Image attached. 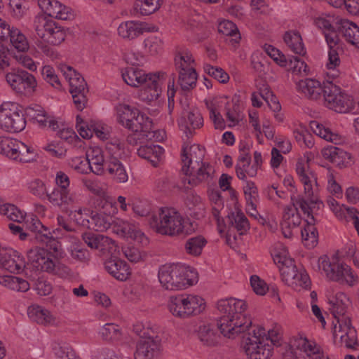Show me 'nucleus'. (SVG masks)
Wrapping results in <instances>:
<instances>
[{
    "label": "nucleus",
    "instance_id": "obj_5",
    "mask_svg": "<svg viewBox=\"0 0 359 359\" xmlns=\"http://www.w3.org/2000/svg\"><path fill=\"white\" fill-rule=\"evenodd\" d=\"M318 267L325 273L326 276L330 280L341 283H347L353 285L357 281L358 277L355 276L349 266L344 263H339L338 252L332 257V262L326 255L318 259Z\"/></svg>",
    "mask_w": 359,
    "mask_h": 359
},
{
    "label": "nucleus",
    "instance_id": "obj_38",
    "mask_svg": "<svg viewBox=\"0 0 359 359\" xmlns=\"http://www.w3.org/2000/svg\"><path fill=\"white\" fill-rule=\"evenodd\" d=\"M197 76L195 69H188L187 72L179 74L177 83L183 91H189L196 86Z\"/></svg>",
    "mask_w": 359,
    "mask_h": 359
},
{
    "label": "nucleus",
    "instance_id": "obj_6",
    "mask_svg": "<svg viewBox=\"0 0 359 359\" xmlns=\"http://www.w3.org/2000/svg\"><path fill=\"white\" fill-rule=\"evenodd\" d=\"M90 172L101 175L107 172L113 179L119 183L128 181V176L125 167L116 157L113 155L105 161L103 156L88 157Z\"/></svg>",
    "mask_w": 359,
    "mask_h": 359
},
{
    "label": "nucleus",
    "instance_id": "obj_42",
    "mask_svg": "<svg viewBox=\"0 0 359 359\" xmlns=\"http://www.w3.org/2000/svg\"><path fill=\"white\" fill-rule=\"evenodd\" d=\"M100 333L103 340L109 341L120 340L122 336L119 326L114 323H106Z\"/></svg>",
    "mask_w": 359,
    "mask_h": 359
},
{
    "label": "nucleus",
    "instance_id": "obj_56",
    "mask_svg": "<svg viewBox=\"0 0 359 359\" xmlns=\"http://www.w3.org/2000/svg\"><path fill=\"white\" fill-rule=\"evenodd\" d=\"M204 70L219 83H226L229 80V74L221 67L206 65L204 67Z\"/></svg>",
    "mask_w": 359,
    "mask_h": 359
},
{
    "label": "nucleus",
    "instance_id": "obj_28",
    "mask_svg": "<svg viewBox=\"0 0 359 359\" xmlns=\"http://www.w3.org/2000/svg\"><path fill=\"white\" fill-rule=\"evenodd\" d=\"M111 227L112 231L123 237L136 239L141 235V232L138 231L135 226L121 219H114Z\"/></svg>",
    "mask_w": 359,
    "mask_h": 359
},
{
    "label": "nucleus",
    "instance_id": "obj_57",
    "mask_svg": "<svg viewBox=\"0 0 359 359\" xmlns=\"http://www.w3.org/2000/svg\"><path fill=\"white\" fill-rule=\"evenodd\" d=\"M266 53L280 67H287L288 64L287 57L279 50L271 45L265 44Z\"/></svg>",
    "mask_w": 359,
    "mask_h": 359
},
{
    "label": "nucleus",
    "instance_id": "obj_29",
    "mask_svg": "<svg viewBox=\"0 0 359 359\" xmlns=\"http://www.w3.org/2000/svg\"><path fill=\"white\" fill-rule=\"evenodd\" d=\"M205 309V303L201 297L191 294H185L184 311H180L187 318L191 315H197L201 313Z\"/></svg>",
    "mask_w": 359,
    "mask_h": 359
},
{
    "label": "nucleus",
    "instance_id": "obj_45",
    "mask_svg": "<svg viewBox=\"0 0 359 359\" xmlns=\"http://www.w3.org/2000/svg\"><path fill=\"white\" fill-rule=\"evenodd\" d=\"M19 140L6 137H0V154L13 159Z\"/></svg>",
    "mask_w": 359,
    "mask_h": 359
},
{
    "label": "nucleus",
    "instance_id": "obj_8",
    "mask_svg": "<svg viewBox=\"0 0 359 359\" xmlns=\"http://www.w3.org/2000/svg\"><path fill=\"white\" fill-rule=\"evenodd\" d=\"M323 97L327 107L339 113H346L353 109L351 96L342 92L332 81L323 83Z\"/></svg>",
    "mask_w": 359,
    "mask_h": 359
},
{
    "label": "nucleus",
    "instance_id": "obj_48",
    "mask_svg": "<svg viewBox=\"0 0 359 359\" xmlns=\"http://www.w3.org/2000/svg\"><path fill=\"white\" fill-rule=\"evenodd\" d=\"M46 198L55 206L62 207L63 205L68 204L72 201L68 196L67 191L55 189L51 193L47 191Z\"/></svg>",
    "mask_w": 359,
    "mask_h": 359
},
{
    "label": "nucleus",
    "instance_id": "obj_35",
    "mask_svg": "<svg viewBox=\"0 0 359 359\" xmlns=\"http://www.w3.org/2000/svg\"><path fill=\"white\" fill-rule=\"evenodd\" d=\"M8 41L18 52L25 53L29 48L26 36L17 27H12Z\"/></svg>",
    "mask_w": 359,
    "mask_h": 359
},
{
    "label": "nucleus",
    "instance_id": "obj_4",
    "mask_svg": "<svg viewBox=\"0 0 359 359\" xmlns=\"http://www.w3.org/2000/svg\"><path fill=\"white\" fill-rule=\"evenodd\" d=\"M158 276L162 287L168 290H183L198 281L194 269L180 264L162 266Z\"/></svg>",
    "mask_w": 359,
    "mask_h": 359
},
{
    "label": "nucleus",
    "instance_id": "obj_59",
    "mask_svg": "<svg viewBox=\"0 0 359 359\" xmlns=\"http://www.w3.org/2000/svg\"><path fill=\"white\" fill-rule=\"evenodd\" d=\"M336 323L333 322V336L335 338L337 336V328L339 332H347L349 328H354L351 325V318L348 316H341L335 318Z\"/></svg>",
    "mask_w": 359,
    "mask_h": 359
},
{
    "label": "nucleus",
    "instance_id": "obj_14",
    "mask_svg": "<svg viewBox=\"0 0 359 359\" xmlns=\"http://www.w3.org/2000/svg\"><path fill=\"white\" fill-rule=\"evenodd\" d=\"M25 267V260L13 249H1L0 251V268L11 273H20Z\"/></svg>",
    "mask_w": 359,
    "mask_h": 359
},
{
    "label": "nucleus",
    "instance_id": "obj_7",
    "mask_svg": "<svg viewBox=\"0 0 359 359\" xmlns=\"http://www.w3.org/2000/svg\"><path fill=\"white\" fill-rule=\"evenodd\" d=\"M65 78L69 83V93L77 109L82 111L86 105L88 93L87 83L84 78L72 67L63 65L61 67Z\"/></svg>",
    "mask_w": 359,
    "mask_h": 359
},
{
    "label": "nucleus",
    "instance_id": "obj_36",
    "mask_svg": "<svg viewBox=\"0 0 359 359\" xmlns=\"http://www.w3.org/2000/svg\"><path fill=\"white\" fill-rule=\"evenodd\" d=\"M174 61L175 69L178 72L179 74L187 72L188 69H195L192 65L194 60L189 51L179 52L176 54Z\"/></svg>",
    "mask_w": 359,
    "mask_h": 359
},
{
    "label": "nucleus",
    "instance_id": "obj_33",
    "mask_svg": "<svg viewBox=\"0 0 359 359\" xmlns=\"http://www.w3.org/2000/svg\"><path fill=\"white\" fill-rule=\"evenodd\" d=\"M283 39L292 51L295 54L300 55H304L306 54V50L299 32H286L284 34Z\"/></svg>",
    "mask_w": 359,
    "mask_h": 359
},
{
    "label": "nucleus",
    "instance_id": "obj_10",
    "mask_svg": "<svg viewBox=\"0 0 359 359\" xmlns=\"http://www.w3.org/2000/svg\"><path fill=\"white\" fill-rule=\"evenodd\" d=\"M29 261L33 267L38 271H46L50 273H58L60 269L67 271V267L60 263L53 255L42 248H36L28 251Z\"/></svg>",
    "mask_w": 359,
    "mask_h": 359
},
{
    "label": "nucleus",
    "instance_id": "obj_37",
    "mask_svg": "<svg viewBox=\"0 0 359 359\" xmlns=\"http://www.w3.org/2000/svg\"><path fill=\"white\" fill-rule=\"evenodd\" d=\"M16 147V154L14 155L13 159L19 162L28 163L33 161L36 158V153L34 149L23 142L19 141Z\"/></svg>",
    "mask_w": 359,
    "mask_h": 359
},
{
    "label": "nucleus",
    "instance_id": "obj_61",
    "mask_svg": "<svg viewBox=\"0 0 359 359\" xmlns=\"http://www.w3.org/2000/svg\"><path fill=\"white\" fill-rule=\"evenodd\" d=\"M26 227L32 232L35 233V239L38 241V237L41 235L45 234L49 230L43 225L40 220L36 218H32L29 222H27Z\"/></svg>",
    "mask_w": 359,
    "mask_h": 359
},
{
    "label": "nucleus",
    "instance_id": "obj_20",
    "mask_svg": "<svg viewBox=\"0 0 359 359\" xmlns=\"http://www.w3.org/2000/svg\"><path fill=\"white\" fill-rule=\"evenodd\" d=\"M227 225L229 228L226 235V241H230V228H235L240 235L245 233L250 229V223L248 218L241 210L237 212H231L226 217Z\"/></svg>",
    "mask_w": 359,
    "mask_h": 359
},
{
    "label": "nucleus",
    "instance_id": "obj_16",
    "mask_svg": "<svg viewBox=\"0 0 359 359\" xmlns=\"http://www.w3.org/2000/svg\"><path fill=\"white\" fill-rule=\"evenodd\" d=\"M77 220H81L80 224L88 229L102 232L111 227L114 218L109 215L92 212L90 219L83 218L81 215Z\"/></svg>",
    "mask_w": 359,
    "mask_h": 359
},
{
    "label": "nucleus",
    "instance_id": "obj_55",
    "mask_svg": "<svg viewBox=\"0 0 359 359\" xmlns=\"http://www.w3.org/2000/svg\"><path fill=\"white\" fill-rule=\"evenodd\" d=\"M79 133L85 139L91 138L94 133L100 139L104 140L106 138V134L93 123L80 126L79 128Z\"/></svg>",
    "mask_w": 359,
    "mask_h": 359
},
{
    "label": "nucleus",
    "instance_id": "obj_47",
    "mask_svg": "<svg viewBox=\"0 0 359 359\" xmlns=\"http://www.w3.org/2000/svg\"><path fill=\"white\" fill-rule=\"evenodd\" d=\"M346 298V297L344 293H338L334 298L329 301V304L331 305L330 310L334 318L345 315L346 306L344 302V299Z\"/></svg>",
    "mask_w": 359,
    "mask_h": 359
},
{
    "label": "nucleus",
    "instance_id": "obj_2",
    "mask_svg": "<svg viewBox=\"0 0 359 359\" xmlns=\"http://www.w3.org/2000/svg\"><path fill=\"white\" fill-rule=\"evenodd\" d=\"M182 172L185 175L184 182L192 186H197L201 182L212 178L214 172L210 164L203 163L204 150L199 144H193L182 149Z\"/></svg>",
    "mask_w": 359,
    "mask_h": 359
},
{
    "label": "nucleus",
    "instance_id": "obj_64",
    "mask_svg": "<svg viewBox=\"0 0 359 359\" xmlns=\"http://www.w3.org/2000/svg\"><path fill=\"white\" fill-rule=\"evenodd\" d=\"M250 285L253 291L258 295L265 294L269 289L266 283L257 275L251 276Z\"/></svg>",
    "mask_w": 359,
    "mask_h": 359
},
{
    "label": "nucleus",
    "instance_id": "obj_3",
    "mask_svg": "<svg viewBox=\"0 0 359 359\" xmlns=\"http://www.w3.org/2000/svg\"><path fill=\"white\" fill-rule=\"evenodd\" d=\"M150 227L156 233L170 236L189 235L194 231L191 222L172 208H161L148 219Z\"/></svg>",
    "mask_w": 359,
    "mask_h": 359
},
{
    "label": "nucleus",
    "instance_id": "obj_12",
    "mask_svg": "<svg viewBox=\"0 0 359 359\" xmlns=\"http://www.w3.org/2000/svg\"><path fill=\"white\" fill-rule=\"evenodd\" d=\"M283 281L287 285H299L304 288L310 285V278L304 271H299L294 260H286V266H279Z\"/></svg>",
    "mask_w": 359,
    "mask_h": 359
},
{
    "label": "nucleus",
    "instance_id": "obj_21",
    "mask_svg": "<svg viewBox=\"0 0 359 359\" xmlns=\"http://www.w3.org/2000/svg\"><path fill=\"white\" fill-rule=\"evenodd\" d=\"M203 125V119L197 109L187 112V118H182L179 123L181 130H184L188 138L192 137L194 130Z\"/></svg>",
    "mask_w": 359,
    "mask_h": 359
},
{
    "label": "nucleus",
    "instance_id": "obj_41",
    "mask_svg": "<svg viewBox=\"0 0 359 359\" xmlns=\"http://www.w3.org/2000/svg\"><path fill=\"white\" fill-rule=\"evenodd\" d=\"M165 74L163 72H158L154 74H146L142 69H137L135 79V86L134 87H138L144 85V86L149 83H154L156 82V79L158 81L159 76H165Z\"/></svg>",
    "mask_w": 359,
    "mask_h": 359
},
{
    "label": "nucleus",
    "instance_id": "obj_43",
    "mask_svg": "<svg viewBox=\"0 0 359 359\" xmlns=\"http://www.w3.org/2000/svg\"><path fill=\"white\" fill-rule=\"evenodd\" d=\"M198 336L200 341L205 346H214L218 343V336L209 325L201 326Z\"/></svg>",
    "mask_w": 359,
    "mask_h": 359
},
{
    "label": "nucleus",
    "instance_id": "obj_13",
    "mask_svg": "<svg viewBox=\"0 0 359 359\" xmlns=\"http://www.w3.org/2000/svg\"><path fill=\"white\" fill-rule=\"evenodd\" d=\"M160 353V342L157 338H144L136 344L135 359H156Z\"/></svg>",
    "mask_w": 359,
    "mask_h": 359
},
{
    "label": "nucleus",
    "instance_id": "obj_23",
    "mask_svg": "<svg viewBox=\"0 0 359 359\" xmlns=\"http://www.w3.org/2000/svg\"><path fill=\"white\" fill-rule=\"evenodd\" d=\"M297 89L309 100H317L320 97L321 93H323V87L321 86L320 83L311 79L299 81L297 83Z\"/></svg>",
    "mask_w": 359,
    "mask_h": 359
},
{
    "label": "nucleus",
    "instance_id": "obj_26",
    "mask_svg": "<svg viewBox=\"0 0 359 359\" xmlns=\"http://www.w3.org/2000/svg\"><path fill=\"white\" fill-rule=\"evenodd\" d=\"M27 315L31 320L43 325H50L55 321L50 312L39 305L29 306Z\"/></svg>",
    "mask_w": 359,
    "mask_h": 359
},
{
    "label": "nucleus",
    "instance_id": "obj_24",
    "mask_svg": "<svg viewBox=\"0 0 359 359\" xmlns=\"http://www.w3.org/2000/svg\"><path fill=\"white\" fill-rule=\"evenodd\" d=\"M126 128L133 131V133H139L142 137H147V133L150 132L152 128L151 119L140 113L137 110V114H135V117L132 120Z\"/></svg>",
    "mask_w": 359,
    "mask_h": 359
},
{
    "label": "nucleus",
    "instance_id": "obj_19",
    "mask_svg": "<svg viewBox=\"0 0 359 359\" xmlns=\"http://www.w3.org/2000/svg\"><path fill=\"white\" fill-rule=\"evenodd\" d=\"M106 270L116 279L124 281L131 274L127 263L117 258H111L104 263Z\"/></svg>",
    "mask_w": 359,
    "mask_h": 359
},
{
    "label": "nucleus",
    "instance_id": "obj_60",
    "mask_svg": "<svg viewBox=\"0 0 359 359\" xmlns=\"http://www.w3.org/2000/svg\"><path fill=\"white\" fill-rule=\"evenodd\" d=\"M341 341L345 344L348 348H355L358 345L356 330L355 328H349L347 332L340 337Z\"/></svg>",
    "mask_w": 359,
    "mask_h": 359
},
{
    "label": "nucleus",
    "instance_id": "obj_25",
    "mask_svg": "<svg viewBox=\"0 0 359 359\" xmlns=\"http://www.w3.org/2000/svg\"><path fill=\"white\" fill-rule=\"evenodd\" d=\"M297 349L299 350L301 356L299 359H321L323 352L320 351V348L315 344H311L306 338H300L294 341V344Z\"/></svg>",
    "mask_w": 359,
    "mask_h": 359
},
{
    "label": "nucleus",
    "instance_id": "obj_49",
    "mask_svg": "<svg viewBox=\"0 0 359 359\" xmlns=\"http://www.w3.org/2000/svg\"><path fill=\"white\" fill-rule=\"evenodd\" d=\"M0 213L6 215L10 220L20 223L25 218L23 212L15 205L6 203L0 205Z\"/></svg>",
    "mask_w": 359,
    "mask_h": 359
},
{
    "label": "nucleus",
    "instance_id": "obj_31",
    "mask_svg": "<svg viewBox=\"0 0 359 359\" xmlns=\"http://www.w3.org/2000/svg\"><path fill=\"white\" fill-rule=\"evenodd\" d=\"M82 238L88 247L92 249H97L100 250H105L107 245L114 243L112 239L107 236L95 234L91 232L83 233Z\"/></svg>",
    "mask_w": 359,
    "mask_h": 359
},
{
    "label": "nucleus",
    "instance_id": "obj_22",
    "mask_svg": "<svg viewBox=\"0 0 359 359\" xmlns=\"http://www.w3.org/2000/svg\"><path fill=\"white\" fill-rule=\"evenodd\" d=\"M293 206L298 205L304 214L307 215L310 219L311 217L317 214V211L324 206L323 203L317 198H312L308 200L299 196L298 197L292 196Z\"/></svg>",
    "mask_w": 359,
    "mask_h": 359
},
{
    "label": "nucleus",
    "instance_id": "obj_54",
    "mask_svg": "<svg viewBox=\"0 0 359 359\" xmlns=\"http://www.w3.org/2000/svg\"><path fill=\"white\" fill-rule=\"evenodd\" d=\"M28 115L35 120L41 126H46L49 116L47 112L39 105H35L28 109Z\"/></svg>",
    "mask_w": 359,
    "mask_h": 359
},
{
    "label": "nucleus",
    "instance_id": "obj_50",
    "mask_svg": "<svg viewBox=\"0 0 359 359\" xmlns=\"http://www.w3.org/2000/svg\"><path fill=\"white\" fill-rule=\"evenodd\" d=\"M118 122L126 128L137 114V109H132L128 104L120 105L118 108Z\"/></svg>",
    "mask_w": 359,
    "mask_h": 359
},
{
    "label": "nucleus",
    "instance_id": "obj_11",
    "mask_svg": "<svg viewBox=\"0 0 359 359\" xmlns=\"http://www.w3.org/2000/svg\"><path fill=\"white\" fill-rule=\"evenodd\" d=\"M6 80L12 89L18 93L34 91L37 86L35 77L22 69L7 73Z\"/></svg>",
    "mask_w": 359,
    "mask_h": 359
},
{
    "label": "nucleus",
    "instance_id": "obj_27",
    "mask_svg": "<svg viewBox=\"0 0 359 359\" xmlns=\"http://www.w3.org/2000/svg\"><path fill=\"white\" fill-rule=\"evenodd\" d=\"M306 225L301 231L303 242L308 248H313L318 243V233L314 226L316 219L311 217L310 219L306 220Z\"/></svg>",
    "mask_w": 359,
    "mask_h": 359
},
{
    "label": "nucleus",
    "instance_id": "obj_51",
    "mask_svg": "<svg viewBox=\"0 0 359 359\" xmlns=\"http://www.w3.org/2000/svg\"><path fill=\"white\" fill-rule=\"evenodd\" d=\"M185 307V294L171 296L170 297L168 308L172 315L184 318V316L180 311H184Z\"/></svg>",
    "mask_w": 359,
    "mask_h": 359
},
{
    "label": "nucleus",
    "instance_id": "obj_17",
    "mask_svg": "<svg viewBox=\"0 0 359 359\" xmlns=\"http://www.w3.org/2000/svg\"><path fill=\"white\" fill-rule=\"evenodd\" d=\"M118 35L125 39L133 40L149 31L147 25L140 21L128 20L121 22L118 27Z\"/></svg>",
    "mask_w": 359,
    "mask_h": 359
},
{
    "label": "nucleus",
    "instance_id": "obj_40",
    "mask_svg": "<svg viewBox=\"0 0 359 359\" xmlns=\"http://www.w3.org/2000/svg\"><path fill=\"white\" fill-rule=\"evenodd\" d=\"M51 348L53 353L60 359H80L72 348L60 342L53 341Z\"/></svg>",
    "mask_w": 359,
    "mask_h": 359
},
{
    "label": "nucleus",
    "instance_id": "obj_32",
    "mask_svg": "<svg viewBox=\"0 0 359 359\" xmlns=\"http://www.w3.org/2000/svg\"><path fill=\"white\" fill-rule=\"evenodd\" d=\"M164 81L165 76H159L155 83L145 86L140 93L141 100L147 102L157 100L161 93V86Z\"/></svg>",
    "mask_w": 359,
    "mask_h": 359
},
{
    "label": "nucleus",
    "instance_id": "obj_30",
    "mask_svg": "<svg viewBox=\"0 0 359 359\" xmlns=\"http://www.w3.org/2000/svg\"><path fill=\"white\" fill-rule=\"evenodd\" d=\"M45 32H48L46 41L53 46L60 44L65 39V31L55 22L48 21L44 24Z\"/></svg>",
    "mask_w": 359,
    "mask_h": 359
},
{
    "label": "nucleus",
    "instance_id": "obj_58",
    "mask_svg": "<svg viewBox=\"0 0 359 359\" xmlns=\"http://www.w3.org/2000/svg\"><path fill=\"white\" fill-rule=\"evenodd\" d=\"M29 189L32 194L40 198H45L48 191L45 183L39 179H35L30 182Z\"/></svg>",
    "mask_w": 359,
    "mask_h": 359
},
{
    "label": "nucleus",
    "instance_id": "obj_46",
    "mask_svg": "<svg viewBox=\"0 0 359 359\" xmlns=\"http://www.w3.org/2000/svg\"><path fill=\"white\" fill-rule=\"evenodd\" d=\"M310 128L316 135L327 141L336 142L339 140L337 134L333 133L329 128H325L318 121H311Z\"/></svg>",
    "mask_w": 359,
    "mask_h": 359
},
{
    "label": "nucleus",
    "instance_id": "obj_63",
    "mask_svg": "<svg viewBox=\"0 0 359 359\" xmlns=\"http://www.w3.org/2000/svg\"><path fill=\"white\" fill-rule=\"evenodd\" d=\"M287 66L293 73L300 74L302 72H306V64L304 62V61L302 60L299 57L291 56L290 57H287Z\"/></svg>",
    "mask_w": 359,
    "mask_h": 359
},
{
    "label": "nucleus",
    "instance_id": "obj_44",
    "mask_svg": "<svg viewBox=\"0 0 359 359\" xmlns=\"http://www.w3.org/2000/svg\"><path fill=\"white\" fill-rule=\"evenodd\" d=\"M206 243L207 241L205 238L201 236L191 238L186 242V251L189 255L198 256L201 254L202 250Z\"/></svg>",
    "mask_w": 359,
    "mask_h": 359
},
{
    "label": "nucleus",
    "instance_id": "obj_18",
    "mask_svg": "<svg viewBox=\"0 0 359 359\" xmlns=\"http://www.w3.org/2000/svg\"><path fill=\"white\" fill-rule=\"evenodd\" d=\"M337 29L344 37L345 40L359 48V27L354 22L346 20L340 19L337 22Z\"/></svg>",
    "mask_w": 359,
    "mask_h": 359
},
{
    "label": "nucleus",
    "instance_id": "obj_52",
    "mask_svg": "<svg viewBox=\"0 0 359 359\" xmlns=\"http://www.w3.org/2000/svg\"><path fill=\"white\" fill-rule=\"evenodd\" d=\"M283 222L290 223L292 227H297L300 225L302 218L295 206H287L284 210Z\"/></svg>",
    "mask_w": 359,
    "mask_h": 359
},
{
    "label": "nucleus",
    "instance_id": "obj_1",
    "mask_svg": "<svg viewBox=\"0 0 359 359\" xmlns=\"http://www.w3.org/2000/svg\"><path fill=\"white\" fill-rule=\"evenodd\" d=\"M245 302L229 298L217 302V309L222 316L217 320V326L220 333L229 339L243 334V343L246 355L250 359H268L271 355V347L263 345L260 337L264 334L263 328L257 332H250L252 321L243 314L246 309Z\"/></svg>",
    "mask_w": 359,
    "mask_h": 359
},
{
    "label": "nucleus",
    "instance_id": "obj_39",
    "mask_svg": "<svg viewBox=\"0 0 359 359\" xmlns=\"http://www.w3.org/2000/svg\"><path fill=\"white\" fill-rule=\"evenodd\" d=\"M163 0H137L135 9L143 15H149L159 9Z\"/></svg>",
    "mask_w": 359,
    "mask_h": 359
},
{
    "label": "nucleus",
    "instance_id": "obj_62",
    "mask_svg": "<svg viewBox=\"0 0 359 359\" xmlns=\"http://www.w3.org/2000/svg\"><path fill=\"white\" fill-rule=\"evenodd\" d=\"M38 241L44 243L46 246L55 252H57L61 248V244L52 236V233L48 231L45 234L41 235L38 237Z\"/></svg>",
    "mask_w": 359,
    "mask_h": 359
},
{
    "label": "nucleus",
    "instance_id": "obj_34",
    "mask_svg": "<svg viewBox=\"0 0 359 359\" xmlns=\"http://www.w3.org/2000/svg\"><path fill=\"white\" fill-rule=\"evenodd\" d=\"M163 149L159 145L151 144L140 147L137 150L138 155L156 166L162 155Z\"/></svg>",
    "mask_w": 359,
    "mask_h": 359
},
{
    "label": "nucleus",
    "instance_id": "obj_9",
    "mask_svg": "<svg viewBox=\"0 0 359 359\" xmlns=\"http://www.w3.org/2000/svg\"><path fill=\"white\" fill-rule=\"evenodd\" d=\"M26 126L24 114L15 103L4 102L0 106V128L8 133H19Z\"/></svg>",
    "mask_w": 359,
    "mask_h": 359
},
{
    "label": "nucleus",
    "instance_id": "obj_53",
    "mask_svg": "<svg viewBox=\"0 0 359 359\" xmlns=\"http://www.w3.org/2000/svg\"><path fill=\"white\" fill-rule=\"evenodd\" d=\"M218 31L219 33L223 34L226 36H235L234 39H232L235 43H238L241 39L240 34L238 33V30L234 23L231 21L226 20L222 22H220L218 26Z\"/></svg>",
    "mask_w": 359,
    "mask_h": 359
},
{
    "label": "nucleus",
    "instance_id": "obj_15",
    "mask_svg": "<svg viewBox=\"0 0 359 359\" xmlns=\"http://www.w3.org/2000/svg\"><path fill=\"white\" fill-rule=\"evenodd\" d=\"M38 4L46 15L56 19L67 20L72 15L71 9L57 0H39Z\"/></svg>",
    "mask_w": 359,
    "mask_h": 359
}]
</instances>
